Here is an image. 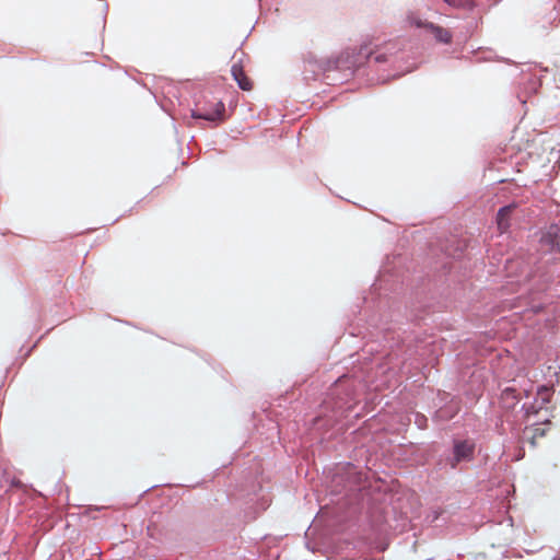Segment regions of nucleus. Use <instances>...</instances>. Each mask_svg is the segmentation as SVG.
I'll use <instances>...</instances> for the list:
<instances>
[{
  "mask_svg": "<svg viewBox=\"0 0 560 560\" xmlns=\"http://www.w3.org/2000/svg\"><path fill=\"white\" fill-rule=\"evenodd\" d=\"M475 453V443L469 440L455 441L453 447V456L448 459L451 467L454 469L463 460H471Z\"/></svg>",
  "mask_w": 560,
  "mask_h": 560,
  "instance_id": "1",
  "label": "nucleus"
},
{
  "mask_svg": "<svg viewBox=\"0 0 560 560\" xmlns=\"http://www.w3.org/2000/svg\"><path fill=\"white\" fill-rule=\"evenodd\" d=\"M225 106L221 101H215L209 108L198 107L192 110V117L209 121H223Z\"/></svg>",
  "mask_w": 560,
  "mask_h": 560,
  "instance_id": "2",
  "label": "nucleus"
},
{
  "mask_svg": "<svg viewBox=\"0 0 560 560\" xmlns=\"http://www.w3.org/2000/svg\"><path fill=\"white\" fill-rule=\"evenodd\" d=\"M231 73L233 79L237 82L238 86L244 91H250L253 89L252 80L245 74L244 68L241 61H236L231 67Z\"/></svg>",
  "mask_w": 560,
  "mask_h": 560,
  "instance_id": "3",
  "label": "nucleus"
},
{
  "mask_svg": "<svg viewBox=\"0 0 560 560\" xmlns=\"http://www.w3.org/2000/svg\"><path fill=\"white\" fill-rule=\"evenodd\" d=\"M516 208L515 205H509L501 208L497 214V225L501 233H505L510 228L511 217Z\"/></svg>",
  "mask_w": 560,
  "mask_h": 560,
  "instance_id": "4",
  "label": "nucleus"
},
{
  "mask_svg": "<svg viewBox=\"0 0 560 560\" xmlns=\"http://www.w3.org/2000/svg\"><path fill=\"white\" fill-rule=\"evenodd\" d=\"M500 400L503 408L511 409V407H513L517 402L515 389L510 387L505 388L501 394Z\"/></svg>",
  "mask_w": 560,
  "mask_h": 560,
  "instance_id": "5",
  "label": "nucleus"
},
{
  "mask_svg": "<svg viewBox=\"0 0 560 560\" xmlns=\"http://www.w3.org/2000/svg\"><path fill=\"white\" fill-rule=\"evenodd\" d=\"M428 30H430L434 34L435 38L441 43L448 44L452 39L451 33L443 27L434 24H428Z\"/></svg>",
  "mask_w": 560,
  "mask_h": 560,
  "instance_id": "6",
  "label": "nucleus"
},
{
  "mask_svg": "<svg viewBox=\"0 0 560 560\" xmlns=\"http://www.w3.org/2000/svg\"><path fill=\"white\" fill-rule=\"evenodd\" d=\"M409 22L411 25H415L417 27H424V28H428V24H430L429 22H423L413 15L409 16Z\"/></svg>",
  "mask_w": 560,
  "mask_h": 560,
  "instance_id": "7",
  "label": "nucleus"
},
{
  "mask_svg": "<svg viewBox=\"0 0 560 560\" xmlns=\"http://www.w3.org/2000/svg\"><path fill=\"white\" fill-rule=\"evenodd\" d=\"M538 394L541 396V399H542L544 404L549 402L551 393H550V390L547 387L542 386L539 389Z\"/></svg>",
  "mask_w": 560,
  "mask_h": 560,
  "instance_id": "8",
  "label": "nucleus"
},
{
  "mask_svg": "<svg viewBox=\"0 0 560 560\" xmlns=\"http://www.w3.org/2000/svg\"><path fill=\"white\" fill-rule=\"evenodd\" d=\"M546 432H547V428H541V427H537L534 429V433H533V441L538 439V438H542L546 435Z\"/></svg>",
  "mask_w": 560,
  "mask_h": 560,
  "instance_id": "9",
  "label": "nucleus"
},
{
  "mask_svg": "<svg viewBox=\"0 0 560 560\" xmlns=\"http://www.w3.org/2000/svg\"><path fill=\"white\" fill-rule=\"evenodd\" d=\"M370 58H373L375 62H385L387 61V58L385 56V54H381V52H374L370 56Z\"/></svg>",
  "mask_w": 560,
  "mask_h": 560,
  "instance_id": "10",
  "label": "nucleus"
},
{
  "mask_svg": "<svg viewBox=\"0 0 560 560\" xmlns=\"http://www.w3.org/2000/svg\"><path fill=\"white\" fill-rule=\"evenodd\" d=\"M447 4L450 5H453V7H460L462 5V0H444Z\"/></svg>",
  "mask_w": 560,
  "mask_h": 560,
  "instance_id": "11",
  "label": "nucleus"
},
{
  "mask_svg": "<svg viewBox=\"0 0 560 560\" xmlns=\"http://www.w3.org/2000/svg\"><path fill=\"white\" fill-rule=\"evenodd\" d=\"M551 236H552V234H551V233H549L548 235H546V236H544V237H542V241H548V242L550 241V242H552V243H553V240L551 238Z\"/></svg>",
  "mask_w": 560,
  "mask_h": 560,
  "instance_id": "12",
  "label": "nucleus"
},
{
  "mask_svg": "<svg viewBox=\"0 0 560 560\" xmlns=\"http://www.w3.org/2000/svg\"><path fill=\"white\" fill-rule=\"evenodd\" d=\"M387 47H388V49H389V50H392L393 48H395V47H396V44H394V43H389V44L387 45Z\"/></svg>",
  "mask_w": 560,
  "mask_h": 560,
  "instance_id": "13",
  "label": "nucleus"
},
{
  "mask_svg": "<svg viewBox=\"0 0 560 560\" xmlns=\"http://www.w3.org/2000/svg\"><path fill=\"white\" fill-rule=\"evenodd\" d=\"M544 425L545 427H549L550 425V421H547Z\"/></svg>",
  "mask_w": 560,
  "mask_h": 560,
  "instance_id": "14",
  "label": "nucleus"
}]
</instances>
